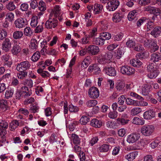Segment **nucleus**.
Returning <instances> with one entry per match:
<instances>
[{
  "instance_id": "0e129e2a",
  "label": "nucleus",
  "mask_w": 161,
  "mask_h": 161,
  "mask_svg": "<svg viewBox=\"0 0 161 161\" xmlns=\"http://www.w3.org/2000/svg\"><path fill=\"white\" fill-rule=\"evenodd\" d=\"M43 24V22H42L41 24H39L36 27L35 29V33H40L43 31V27L42 26V24Z\"/></svg>"
},
{
  "instance_id": "f704fd0d",
  "label": "nucleus",
  "mask_w": 161,
  "mask_h": 161,
  "mask_svg": "<svg viewBox=\"0 0 161 161\" xmlns=\"http://www.w3.org/2000/svg\"><path fill=\"white\" fill-rule=\"evenodd\" d=\"M132 122L134 124L142 125L144 124V121L142 118L135 117L133 119Z\"/></svg>"
},
{
  "instance_id": "774afa93",
  "label": "nucleus",
  "mask_w": 161,
  "mask_h": 161,
  "mask_svg": "<svg viewBox=\"0 0 161 161\" xmlns=\"http://www.w3.org/2000/svg\"><path fill=\"white\" fill-rule=\"evenodd\" d=\"M146 53L145 52H140L136 54V57L137 58L141 59L145 58L146 57Z\"/></svg>"
},
{
  "instance_id": "7ed1b4c3",
  "label": "nucleus",
  "mask_w": 161,
  "mask_h": 161,
  "mask_svg": "<svg viewBox=\"0 0 161 161\" xmlns=\"http://www.w3.org/2000/svg\"><path fill=\"white\" fill-rule=\"evenodd\" d=\"M155 128L152 125H147L143 126L141 128V133L142 135L146 136H149L154 132Z\"/></svg>"
},
{
  "instance_id": "2eb2a0df",
  "label": "nucleus",
  "mask_w": 161,
  "mask_h": 161,
  "mask_svg": "<svg viewBox=\"0 0 161 161\" xmlns=\"http://www.w3.org/2000/svg\"><path fill=\"white\" fill-rule=\"evenodd\" d=\"M103 71L110 76H115L116 75V70L112 67H105L103 69Z\"/></svg>"
},
{
  "instance_id": "b1692460",
  "label": "nucleus",
  "mask_w": 161,
  "mask_h": 161,
  "mask_svg": "<svg viewBox=\"0 0 161 161\" xmlns=\"http://www.w3.org/2000/svg\"><path fill=\"white\" fill-rule=\"evenodd\" d=\"M138 152L135 151L132 153H130L127 155L125 156V158L128 161H132L138 155Z\"/></svg>"
},
{
  "instance_id": "603ef678",
  "label": "nucleus",
  "mask_w": 161,
  "mask_h": 161,
  "mask_svg": "<svg viewBox=\"0 0 161 161\" xmlns=\"http://www.w3.org/2000/svg\"><path fill=\"white\" fill-rule=\"evenodd\" d=\"M90 120L89 118L86 116H83L81 117L80 120V123L83 125H85Z\"/></svg>"
},
{
  "instance_id": "c85d7f7f",
  "label": "nucleus",
  "mask_w": 161,
  "mask_h": 161,
  "mask_svg": "<svg viewBox=\"0 0 161 161\" xmlns=\"http://www.w3.org/2000/svg\"><path fill=\"white\" fill-rule=\"evenodd\" d=\"M130 64L135 67H139L142 64V63L137 58L130 60Z\"/></svg>"
},
{
  "instance_id": "c03bdc74",
  "label": "nucleus",
  "mask_w": 161,
  "mask_h": 161,
  "mask_svg": "<svg viewBox=\"0 0 161 161\" xmlns=\"http://www.w3.org/2000/svg\"><path fill=\"white\" fill-rule=\"evenodd\" d=\"M123 36V33L122 32H119L116 35L114 36L112 39L114 41H119L122 40Z\"/></svg>"
},
{
  "instance_id": "a878e982",
  "label": "nucleus",
  "mask_w": 161,
  "mask_h": 161,
  "mask_svg": "<svg viewBox=\"0 0 161 161\" xmlns=\"http://www.w3.org/2000/svg\"><path fill=\"white\" fill-rule=\"evenodd\" d=\"M19 126V122L17 120L12 121L9 124V128L10 130L14 131Z\"/></svg>"
},
{
  "instance_id": "79ce46f5",
  "label": "nucleus",
  "mask_w": 161,
  "mask_h": 161,
  "mask_svg": "<svg viewBox=\"0 0 161 161\" xmlns=\"http://www.w3.org/2000/svg\"><path fill=\"white\" fill-rule=\"evenodd\" d=\"M159 48L158 46L157 45L156 42L153 41V42L152 45L150 47V52L153 53L158 50Z\"/></svg>"
},
{
  "instance_id": "1a4fd4ad",
  "label": "nucleus",
  "mask_w": 161,
  "mask_h": 161,
  "mask_svg": "<svg viewBox=\"0 0 161 161\" xmlns=\"http://www.w3.org/2000/svg\"><path fill=\"white\" fill-rule=\"evenodd\" d=\"M88 93L90 97L94 99L97 98L99 95L98 89L94 86L92 87L89 89Z\"/></svg>"
},
{
  "instance_id": "a18cd8bd",
  "label": "nucleus",
  "mask_w": 161,
  "mask_h": 161,
  "mask_svg": "<svg viewBox=\"0 0 161 161\" xmlns=\"http://www.w3.org/2000/svg\"><path fill=\"white\" fill-rule=\"evenodd\" d=\"M39 108V107L37 104L34 103L30 107V110L32 111V113H35L38 112Z\"/></svg>"
},
{
  "instance_id": "2f4dec72",
  "label": "nucleus",
  "mask_w": 161,
  "mask_h": 161,
  "mask_svg": "<svg viewBox=\"0 0 161 161\" xmlns=\"http://www.w3.org/2000/svg\"><path fill=\"white\" fill-rule=\"evenodd\" d=\"M93 44L96 45H103L104 44V39H103L101 36H100L99 37L94 38L93 39Z\"/></svg>"
},
{
  "instance_id": "6e6d98bb",
  "label": "nucleus",
  "mask_w": 161,
  "mask_h": 161,
  "mask_svg": "<svg viewBox=\"0 0 161 161\" xmlns=\"http://www.w3.org/2000/svg\"><path fill=\"white\" fill-rule=\"evenodd\" d=\"M39 8L40 10L44 11L46 9V5L45 3L42 0H41L39 3Z\"/></svg>"
},
{
  "instance_id": "338daca9",
  "label": "nucleus",
  "mask_w": 161,
  "mask_h": 161,
  "mask_svg": "<svg viewBox=\"0 0 161 161\" xmlns=\"http://www.w3.org/2000/svg\"><path fill=\"white\" fill-rule=\"evenodd\" d=\"M14 17V14L11 12L7 13L6 15V19L10 22H12L13 20Z\"/></svg>"
},
{
  "instance_id": "13d9d810",
  "label": "nucleus",
  "mask_w": 161,
  "mask_h": 161,
  "mask_svg": "<svg viewBox=\"0 0 161 161\" xmlns=\"http://www.w3.org/2000/svg\"><path fill=\"white\" fill-rule=\"evenodd\" d=\"M108 116L111 119H115L118 116V112L116 111H110L108 114Z\"/></svg>"
},
{
  "instance_id": "dca6fc26",
  "label": "nucleus",
  "mask_w": 161,
  "mask_h": 161,
  "mask_svg": "<svg viewBox=\"0 0 161 161\" xmlns=\"http://www.w3.org/2000/svg\"><path fill=\"white\" fill-rule=\"evenodd\" d=\"M60 10V8L59 6L56 5L49 15L56 18L62 14Z\"/></svg>"
},
{
  "instance_id": "6e6552de",
  "label": "nucleus",
  "mask_w": 161,
  "mask_h": 161,
  "mask_svg": "<svg viewBox=\"0 0 161 161\" xmlns=\"http://www.w3.org/2000/svg\"><path fill=\"white\" fill-rule=\"evenodd\" d=\"M120 72L123 74L130 75L134 74L135 70L131 67L128 66H124L121 67Z\"/></svg>"
},
{
  "instance_id": "aec40b11",
  "label": "nucleus",
  "mask_w": 161,
  "mask_h": 161,
  "mask_svg": "<svg viewBox=\"0 0 161 161\" xmlns=\"http://www.w3.org/2000/svg\"><path fill=\"white\" fill-rule=\"evenodd\" d=\"M151 86L150 85L145 84L142 87L141 92L143 95H147L150 91Z\"/></svg>"
},
{
  "instance_id": "a211bd4d",
  "label": "nucleus",
  "mask_w": 161,
  "mask_h": 161,
  "mask_svg": "<svg viewBox=\"0 0 161 161\" xmlns=\"http://www.w3.org/2000/svg\"><path fill=\"white\" fill-rule=\"evenodd\" d=\"M93 71L95 74L97 75L100 72L101 70L97 64H94L89 66L88 68V71L89 72H92Z\"/></svg>"
},
{
  "instance_id": "4468645a",
  "label": "nucleus",
  "mask_w": 161,
  "mask_h": 161,
  "mask_svg": "<svg viewBox=\"0 0 161 161\" xmlns=\"http://www.w3.org/2000/svg\"><path fill=\"white\" fill-rule=\"evenodd\" d=\"M19 2V0H12L10 1L7 5V8L10 11H13L18 6Z\"/></svg>"
},
{
  "instance_id": "de8ad7c7",
  "label": "nucleus",
  "mask_w": 161,
  "mask_h": 161,
  "mask_svg": "<svg viewBox=\"0 0 161 161\" xmlns=\"http://www.w3.org/2000/svg\"><path fill=\"white\" fill-rule=\"evenodd\" d=\"M38 19L37 16H33L31 18V25L32 27H35L38 23Z\"/></svg>"
},
{
  "instance_id": "ddd939ff",
  "label": "nucleus",
  "mask_w": 161,
  "mask_h": 161,
  "mask_svg": "<svg viewBox=\"0 0 161 161\" xmlns=\"http://www.w3.org/2000/svg\"><path fill=\"white\" fill-rule=\"evenodd\" d=\"M87 53L92 55H97L99 52V47L96 45H91L87 48Z\"/></svg>"
},
{
  "instance_id": "c756f323",
  "label": "nucleus",
  "mask_w": 161,
  "mask_h": 161,
  "mask_svg": "<svg viewBox=\"0 0 161 161\" xmlns=\"http://www.w3.org/2000/svg\"><path fill=\"white\" fill-rule=\"evenodd\" d=\"M103 8V6L99 4H95L94 5L93 13L95 14H98L101 13Z\"/></svg>"
},
{
  "instance_id": "a19ab883",
  "label": "nucleus",
  "mask_w": 161,
  "mask_h": 161,
  "mask_svg": "<svg viewBox=\"0 0 161 161\" xmlns=\"http://www.w3.org/2000/svg\"><path fill=\"white\" fill-rule=\"evenodd\" d=\"M150 72L147 74V77L151 79L155 78L158 75V72L156 70L149 71Z\"/></svg>"
},
{
  "instance_id": "bf43d9fd",
  "label": "nucleus",
  "mask_w": 161,
  "mask_h": 161,
  "mask_svg": "<svg viewBox=\"0 0 161 161\" xmlns=\"http://www.w3.org/2000/svg\"><path fill=\"white\" fill-rule=\"evenodd\" d=\"M97 102L95 100H89L86 103V105L89 107H93L97 104Z\"/></svg>"
},
{
  "instance_id": "4c0bfd02",
  "label": "nucleus",
  "mask_w": 161,
  "mask_h": 161,
  "mask_svg": "<svg viewBox=\"0 0 161 161\" xmlns=\"http://www.w3.org/2000/svg\"><path fill=\"white\" fill-rule=\"evenodd\" d=\"M111 146L107 144H103L99 147V150L101 152H107L110 149Z\"/></svg>"
},
{
  "instance_id": "3c124183",
  "label": "nucleus",
  "mask_w": 161,
  "mask_h": 161,
  "mask_svg": "<svg viewBox=\"0 0 161 161\" xmlns=\"http://www.w3.org/2000/svg\"><path fill=\"white\" fill-rule=\"evenodd\" d=\"M125 86V83L123 82L119 81L116 83V88L118 91H120L122 90Z\"/></svg>"
},
{
  "instance_id": "473e14b6",
  "label": "nucleus",
  "mask_w": 161,
  "mask_h": 161,
  "mask_svg": "<svg viewBox=\"0 0 161 161\" xmlns=\"http://www.w3.org/2000/svg\"><path fill=\"white\" fill-rule=\"evenodd\" d=\"M138 10H134L130 12L128 15V18L129 20H132L136 18V17L138 13Z\"/></svg>"
},
{
  "instance_id": "f257e3e1",
  "label": "nucleus",
  "mask_w": 161,
  "mask_h": 161,
  "mask_svg": "<svg viewBox=\"0 0 161 161\" xmlns=\"http://www.w3.org/2000/svg\"><path fill=\"white\" fill-rule=\"evenodd\" d=\"M32 94L31 90H29L28 87L23 86L20 89H17L14 94V99L15 100H19L24 97L26 98Z\"/></svg>"
},
{
  "instance_id": "bb28decb",
  "label": "nucleus",
  "mask_w": 161,
  "mask_h": 161,
  "mask_svg": "<svg viewBox=\"0 0 161 161\" xmlns=\"http://www.w3.org/2000/svg\"><path fill=\"white\" fill-rule=\"evenodd\" d=\"M161 55L159 53H156L152 54L151 56V60L154 63L158 62L161 60Z\"/></svg>"
},
{
  "instance_id": "5fc2aeb1",
  "label": "nucleus",
  "mask_w": 161,
  "mask_h": 161,
  "mask_svg": "<svg viewBox=\"0 0 161 161\" xmlns=\"http://www.w3.org/2000/svg\"><path fill=\"white\" fill-rule=\"evenodd\" d=\"M71 137L74 143L77 144L80 143V138L77 135L75 134H72V135Z\"/></svg>"
},
{
  "instance_id": "e2e57ef3",
  "label": "nucleus",
  "mask_w": 161,
  "mask_h": 161,
  "mask_svg": "<svg viewBox=\"0 0 161 161\" xmlns=\"http://www.w3.org/2000/svg\"><path fill=\"white\" fill-rule=\"evenodd\" d=\"M69 109L70 112H76L79 111V109L76 106H74L73 105H70L69 106Z\"/></svg>"
},
{
  "instance_id": "4be33fe9",
  "label": "nucleus",
  "mask_w": 161,
  "mask_h": 161,
  "mask_svg": "<svg viewBox=\"0 0 161 161\" xmlns=\"http://www.w3.org/2000/svg\"><path fill=\"white\" fill-rule=\"evenodd\" d=\"M161 33V27L157 26L154 27L151 32V34L154 37H158Z\"/></svg>"
},
{
  "instance_id": "39448f33",
  "label": "nucleus",
  "mask_w": 161,
  "mask_h": 161,
  "mask_svg": "<svg viewBox=\"0 0 161 161\" xmlns=\"http://www.w3.org/2000/svg\"><path fill=\"white\" fill-rule=\"evenodd\" d=\"M8 127V124L6 121L0 120V136L3 139H5V136L7 133L6 129Z\"/></svg>"
},
{
  "instance_id": "423d86ee",
  "label": "nucleus",
  "mask_w": 161,
  "mask_h": 161,
  "mask_svg": "<svg viewBox=\"0 0 161 161\" xmlns=\"http://www.w3.org/2000/svg\"><path fill=\"white\" fill-rule=\"evenodd\" d=\"M119 4L118 0H112L107 3L106 8L108 11H113L117 8Z\"/></svg>"
},
{
  "instance_id": "72a5a7b5",
  "label": "nucleus",
  "mask_w": 161,
  "mask_h": 161,
  "mask_svg": "<svg viewBox=\"0 0 161 161\" xmlns=\"http://www.w3.org/2000/svg\"><path fill=\"white\" fill-rule=\"evenodd\" d=\"M106 125L108 128L113 129H116L118 126L117 122L111 121L107 122L106 123Z\"/></svg>"
},
{
  "instance_id": "9b49d317",
  "label": "nucleus",
  "mask_w": 161,
  "mask_h": 161,
  "mask_svg": "<svg viewBox=\"0 0 161 161\" xmlns=\"http://www.w3.org/2000/svg\"><path fill=\"white\" fill-rule=\"evenodd\" d=\"M140 136L139 134L133 133L128 136L127 141L129 143H134L139 140Z\"/></svg>"
},
{
  "instance_id": "f03ea898",
  "label": "nucleus",
  "mask_w": 161,
  "mask_h": 161,
  "mask_svg": "<svg viewBox=\"0 0 161 161\" xmlns=\"http://www.w3.org/2000/svg\"><path fill=\"white\" fill-rule=\"evenodd\" d=\"M112 53L110 52H107L104 54H102L99 56L97 60L101 64H105L109 63L112 58Z\"/></svg>"
},
{
  "instance_id": "8fccbe9b",
  "label": "nucleus",
  "mask_w": 161,
  "mask_h": 161,
  "mask_svg": "<svg viewBox=\"0 0 161 161\" xmlns=\"http://www.w3.org/2000/svg\"><path fill=\"white\" fill-rule=\"evenodd\" d=\"M116 122H117L118 125H125L127 124L129 121L128 119H124L119 118L116 119Z\"/></svg>"
},
{
  "instance_id": "5701e85b",
  "label": "nucleus",
  "mask_w": 161,
  "mask_h": 161,
  "mask_svg": "<svg viewBox=\"0 0 161 161\" xmlns=\"http://www.w3.org/2000/svg\"><path fill=\"white\" fill-rule=\"evenodd\" d=\"M91 126L96 128H99L102 125V121L97 119H93L90 122Z\"/></svg>"
},
{
  "instance_id": "680f3d73",
  "label": "nucleus",
  "mask_w": 161,
  "mask_h": 161,
  "mask_svg": "<svg viewBox=\"0 0 161 161\" xmlns=\"http://www.w3.org/2000/svg\"><path fill=\"white\" fill-rule=\"evenodd\" d=\"M126 44L127 47L133 48L135 46L136 43L133 40H129L127 41Z\"/></svg>"
},
{
  "instance_id": "37998d69",
  "label": "nucleus",
  "mask_w": 161,
  "mask_h": 161,
  "mask_svg": "<svg viewBox=\"0 0 161 161\" xmlns=\"http://www.w3.org/2000/svg\"><path fill=\"white\" fill-rule=\"evenodd\" d=\"M25 35L27 36H31L33 34L32 30L29 27H26L24 31Z\"/></svg>"
},
{
  "instance_id": "6ab92c4d",
  "label": "nucleus",
  "mask_w": 161,
  "mask_h": 161,
  "mask_svg": "<svg viewBox=\"0 0 161 161\" xmlns=\"http://www.w3.org/2000/svg\"><path fill=\"white\" fill-rule=\"evenodd\" d=\"M125 103L127 105L137 106L139 105L140 102L137 100H134L130 98H128L125 100Z\"/></svg>"
},
{
  "instance_id": "4d7b16f0",
  "label": "nucleus",
  "mask_w": 161,
  "mask_h": 161,
  "mask_svg": "<svg viewBox=\"0 0 161 161\" xmlns=\"http://www.w3.org/2000/svg\"><path fill=\"white\" fill-rule=\"evenodd\" d=\"M130 96L141 101H143L144 100L142 97L134 92H130Z\"/></svg>"
},
{
  "instance_id": "c9c22d12",
  "label": "nucleus",
  "mask_w": 161,
  "mask_h": 161,
  "mask_svg": "<svg viewBox=\"0 0 161 161\" xmlns=\"http://www.w3.org/2000/svg\"><path fill=\"white\" fill-rule=\"evenodd\" d=\"M23 36L22 31H16L13 33V37L15 39H19Z\"/></svg>"
},
{
  "instance_id": "7c9ffc66",
  "label": "nucleus",
  "mask_w": 161,
  "mask_h": 161,
  "mask_svg": "<svg viewBox=\"0 0 161 161\" xmlns=\"http://www.w3.org/2000/svg\"><path fill=\"white\" fill-rule=\"evenodd\" d=\"M0 108L3 111H6L8 108L7 101L4 99L0 100Z\"/></svg>"
},
{
  "instance_id": "f3484780",
  "label": "nucleus",
  "mask_w": 161,
  "mask_h": 161,
  "mask_svg": "<svg viewBox=\"0 0 161 161\" xmlns=\"http://www.w3.org/2000/svg\"><path fill=\"white\" fill-rule=\"evenodd\" d=\"M155 116V112L153 110H149L145 112L143 114L144 118L147 119H150Z\"/></svg>"
},
{
  "instance_id": "e433bc0d",
  "label": "nucleus",
  "mask_w": 161,
  "mask_h": 161,
  "mask_svg": "<svg viewBox=\"0 0 161 161\" xmlns=\"http://www.w3.org/2000/svg\"><path fill=\"white\" fill-rule=\"evenodd\" d=\"M41 54L40 52L37 51L31 57V59L33 62L37 61L40 58Z\"/></svg>"
},
{
  "instance_id": "393cba45",
  "label": "nucleus",
  "mask_w": 161,
  "mask_h": 161,
  "mask_svg": "<svg viewBox=\"0 0 161 161\" xmlns=\"http://www.w3.org/2000/svg\"><path fill=\"white\" fill-rule=\"evenodd\" d=\"M123 18V15L121 14L116 12L113 15L112 19L114 22L118 23L120 22Z\"/></svg>"
},
{
  "instance_id": "f8f14e48",
  "label": "nucleus",
  "mask_w": 161,
  "mask_h": 161,
  "mask_svg": "<svg viewBox=\"0 0 161 161\" xmlns=\"http://www.w3.org/2000/svg\"><path fill=\"white\" fill-rule=\"evenodd\" d=\"M12 43L8 38H6L2 44V49L6 52L9 51L11 47Z\"/></svg>"
},
{
  "instance_id": "69168bd1",
  "label": "nucleus",
  "mask_w": 161,
  "mask_h": 161,
  "mask_svg": "<svg viewBox=\"0 0 161 161\" xmlns=\"http://www.w3.org/2000/svg\"><path fill=\"white\" fill-rule=\"evenodd\" d=\"M24 83L25 85H27L30 88L33 86V81L31 79H29L25 80L24 82Z\"/></svg>"
},
{
  "instance_id": "412c9836",
  "label": "nucleus",
  "mask_w": 161,
  "mask_h": 161,
  "mask_svg": "<svg viewBox=\"0 0 161 161\" xmlns=\"http://www.w3.org/2000/svg\"><path fill=\"white\" fill-rule=\"evenodd\" d=\"M14 92V88L11 87H8L5 93V98L6 99L11 98L13 97Z\"/></svg>"
},
{
  "instance_id": "052dcab7",
  "label": "nucleus",
  "mask_w": 161,
  "mask_h": 161,
  "mask_svg": "<svg viewBox=\"0 0 161 161\" xmlns=\"http://www.w3.org/2000/svg\"><path fill=\"white\" fill-rule=\"evenodd\" d=\"M7 35V31L5 29L0 30V40H3Z\"/></svg>"
},
{
  "instance_id": "0eeeda50",
  "label": "nucleus",
  "mask_w": 161,
  "mask_h": 161,
  "mask_svg": "<svg viewBox=\"0 0 161 161\" xmlns=\"http://www.w3.org/2000/svg\"><path fill=\"white\" fill-rule=\"evenodd\" d=\"M31 64L27 61H24L17 64L16 69L19 72L25 71L29 68Z\"/></svg>"
},
{
  "instance_id": "ea45409f",
  "label": "nucleus",
  "mask_w": 161,
  "mask_h": 161,
  "mask_svg": "<svg viewBox=\"0 0 161 161\" xmlns=\"http://www.w3.org/2000/svg\"><path fill=\"white\" fill-rule=\"evenodd\" d=\"M142 111V109L141 108L135 107L131 110L130 114L133 116H135L140 113Z\"/></svg>"
},
{
  "instance_id": "cd10ccee",
  "label": "nucleus",
  "mask_w": 161,
  "mask_h": 161,
  "mask_svg": "<svg viewBox=\"0 0 161 161\" xmlns=\"http://www.w3.org/2000/svg\"><path fill=\"white\" fill-rule=\"evenodd\" d=\"M21 50V48L20 46L17 44H15L14 45L11 49L12 53L14 55H17Z\"/></svg>"
},
{
  "instance_id": "49530a36",
  "label": "nucleus",
  "mask_w": 161,
  "mask_h": 161,
  "mask_svg": "<svg viewBox=\"0 0 161 161\" xmlns=\"http://www.w3.org/2000/svg\"><path fill=\"white\" fill-rule=\"evenodd\" d=\"M141 42L143 43L145 47H150L153 42V41L151 39L144 40L141 41Z\"/></svg>"
},
{
  "instance_id": "864d4df0",
  "label": "nucleus",
  "mask_w": 161,
  "mask_h": 161,
  "mask_svg": "<svg viewBox=\"0 0 161 161\" xmlns=\"http://www.w3.org/2000/svg\"><path fill=\"white\" fill-rule=\"evenodd\" d=\"M38 44V42L36 39H32L31 41L30 47L31 49H36L37 47V45Z\"/></svg>"
},
{
  "instance_id": "9d476101",
  "label": "nucleus",
  "mask_w": 161,
  "mask_h": 161,
  "mask_svg": "<svg viewBox=\"0 0 161 161\" xmlns=\"http://www.w3.org/2000/svg\"><path fill=\"white\" fill-rule=\"evenodd\" d=\"M15 27L18 29H21L24 27L26 25V20L22 18L17 19L14 22Z\"/></svg>"
},
{
  "instance_id": "09e8293b",
  "label": "nucleus",
  "mask_w": 161,
  "mask_h": 161,
  "mask_svg": "<svg viewBox=\"0 0 161 161\" xmlns=\"http://www.w3.org/2000/svg\"><path fill=\"white\" fill-rule=\"evenodd\" d=\"M100 36L101 37L104 39V41L105 40H108L111 38V35L108 32H103L100 34Z\"/></svg>"
},
{
  "instance_id": "20e7f679",
  "label": "nucleus",
  "mask_w": 161,
  "mask_h": 161,
  "mask_svg": "<svg viewBox=\"0 0 161 161\" xmlns=\"http://www.w3.org/2000/svg\"><path fill=\"white\" fill-rule=\"evenodd\" d=\"M58 20L56 18L49 15V19L46 22L45 27L47 29H51L57 26Z\"/></svg>"
},
{
  "instance_id": "58836bf2",
  "label": "nucleus",
  "mask_w": 161,
  "mask_h": 161,
  "mask_svg": "<svg viewBox=\"0 0 161 161\" xmlns=\"http://www.w3.org/2000/svg\"><path fill=\"white\" fill-rule=\"evenodd\" d=\"M37 72L42 76L43 78L48 77L50 75V73L47 71H43L42 69H39Z\"/></svg>"
}]
</instances>
